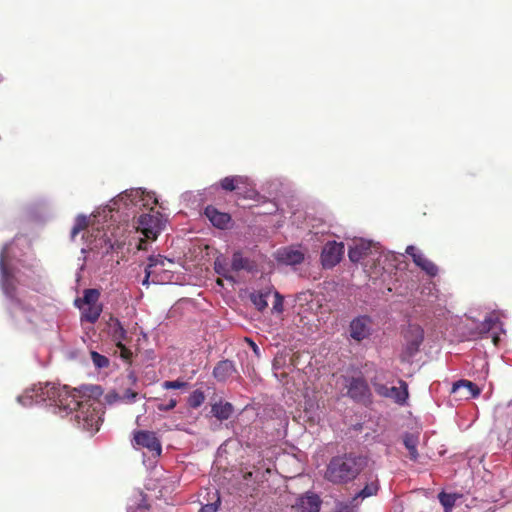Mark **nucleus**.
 <instances>
[{
	"label": "nucleus",
	"mask_w": 512,
	"mask_h": 512,
	"mask_svg": "<svg viewBox=\"0 0 512 512\" xmlns=\"http://www.w3.org/2000/svg\"><path fill=\"white\" fill-rule=\"evenodd\" d=\"M156 204L158 200L154 192L142 188L127 189L105 207L98 209L92 215V219L78 215L71 231V238L74 239L78 233L85 230L82 238L86 239L87 246L81 248V253L97 250L103 255L108 254L125 244V228L121 225L114 227V223L118 220L127 222L130 218L134 219L143 208L153 211Z\"/></svg>",
	"instance_id": "f257e3e1"
},
{
	"label": "nucleus",
	"mask_w": 512,
	"mask_h": 512,
	"mask_svg": "<svg viewBox=\"0 0 512 512\" xmlns=\"http://www.w3.org/2000/svg\"><path fill=\"white\" fill-rule=\"evenodd\" d=\"M101 394L102 389L98 385L70 390L66 385L46 382L27 388L17 397V401L23 406L47 402L53 412L61 417L75 412L78 427L93 434L103 421L104 404L98 399Z\"/></svg>",
	"instance_id": "f03ea898"
},
{
	"label": "nucleus",
	"mask_w": 512,
	"mask_h": 512,
	"mask_svg": "<svg viewBox=\"0 0 512 512\" xmlns=\"http://www.w3.org/2000/svg\"><path fill=\"white\" fill-rule=\"evenodd\" d=\"M26 243L25 239L16 238L4 245L0 252V282L8 304L7 309L14 326L19 329H29L37 318L36 311L23 303L20 290L16 284L33 285L35 271L32 266L26 267L18 257L17 250Z\"/></svg>",
	"instance_id": "7ed1b4c3"
},
{
	"label": "nucleus",
	"mask_w": 512,
	"mask_h": 512,
	"mask_svg": "<svg viewBox=\"0 0 512 512\" xmlns=\"http://www.w3.org/2000/svg\"><path fill=\"white\" fill-rule=\"evenodd\" d=\"M368 464L367 457L356 453H345L330 459L324 478L336 485L355 480Z\"/></svg>",
	"instance_id": "20e7f679"
},
{
	"label": "nucleus",
	"mask_w": 512,
	"mask_h": 512,
	"mask_svg": "<svg viewBox=\"0 0 512 512\" xmlns=\"http://www.w3.org/2000/svg\"><path fill=\"white\" fill-rule=\"evenodd\" d=\"M348 257L354 263L370 258L372 261H376L377 265L383 269H386V262L396 258L392 252H385L379 243L362 238L354 239L349 244Z\"/></svg>",
	"instance_id": "39448f33"
},
{
	"label": "nucleus",
	"mask_w": 512,
	"mask_h": 512,
	"mask_svg": "<svg viewBox=\"0 0 512 512\" xmlns=\"http://www.w3.org/2000/svg\"><path fill=\"white\" fill-rule=\"evenodd\" d=\"M100 292L97 289H85L83 296L77 298L74 302L75 306L81 312V322H89L94 324L98 321L102 311L103 305L99 302Z\"/></svg>",
	"instance_id": "423d86ee"
},
{
	"label": "nucleus",
	"mask_w": 512,
	"mask_h": 512,
	"mask_svg": "<svg viewBox=\"0 0 512 512\" xmlns=\"http://www.w3.org/2000/svg\"><path fill=\"white\" fill-rule=\"evenodd\" d=\"M174 264L172 259L162 255H152L148 258L146 268L153 273V284H165L172 281L173 273L170 267Z\"/></svg>",
	"instance_id": "0eeeda50"
},
{
	"label": "nucleus",
	"mask_w": 512,
	"mask_h": 512,
	"mask_svg": "<svg viewBox=\"0 0 512 512\" xmlns=\"http://www.w3.org/2000/svg\"><path fill=\"white\" fill-rule=\"evenodd\" d=\"M165 225V220L161 213L155 214L143 213L141 214L134 227L141 231L147 238L156 239L161 233Z\"/></svg>",
	"instance_id": "6e6552de"
},
{
	"label": "nucleus",
	"mask_w": 512,
	"mask_h": 512,
	"mask_svg": "<svg viewBox=\"0 0 512 512\" xmlns=\"http://www.w3.org/2000/svg\"><path fill=\"white\" fill-rule=\"evenodd\" d=\"M372 385L379 396L388 398L399 405L406 404L409 394L408 385L405 381L399 380V387H397L380 383L377 378H375L372 380Z\"/></svg>",
	"instance_id": "1a4fd4ad"
},
{
	"label": "nucleus",
	"mask_w": 512,
	"mask_h": 512,
	"mask_svg": "<svg viewBox=\"0 0 512 512\" xmlns=\"http://www.w3.org/2000/svg\"><path fill=\"white\" fill-rule=\"evenodd\" d=\"M374 331V324L371 317L361 315L354 318L349 325V335L356 342L368 339Z\"/></svg>",
	"instance_id": "9d476101"
},
{
	"label": "nucleus",
	"mask_w": 512,
	"mask_h": 512,
	"mask_svg": "<svg viewBox=\"0 0 512 512\" xmlns=\"http://www.w3.org/2000/svg\"><path fill=\"white\" fill-rule=\"evenodd\" d=\"M344 254V244L342 242L328 241L322 248L321 264L325 269H331L336 266Z\"/></svg>",
	"instance_id": "9b49d317"
},
{
	"label": "nucleus",
	"mask_w": 512,
	"mask_h": 512,
	"mask_svg": "<svg viewBox=\"0 0 512 512\" xmlns=\"http://www.w3.org/2000/svg\"><path fill=\"white\" fill-rule=\"evenodd\" d=\"M347 395L356 402H366L370 397V389L362 377L345 378Z\"/></svg>",
	"instance_id": "f8f14e48"
},
{
	"label": "nucleus",
	"mask_w": 512,
	"mask_h": 512,
	"mask_svg": "<svg viewBox=\"0 0 512 512\" xmlns=\"http://www.w3.org/2000/svg\"><path fill=\"white\" fill-rule=\"evenodd\" d=\"M406 254L412 257L416 266L421 268L430 277H435L438 274V267L429 260L422 251L413 245L407 246Z\"/></svg>",
	"instance_id": "ddd939ff"
},
{
	"label": "nucleus",
	"mask_w": 512,
	"mask_h": 512,
	"mask_svg": "<svg viewBox=\"0 0 512 512\" xmlns=\"http://www.w3.org/2000/svg\"><path fill=\"white\" fill-rule=\"evenodd\" d=\"M276 260L287 266H295L304 261L305 253L299 247L289 246L283 247L276 251Z\"/></svg>",
	"instance_id": "4468645a"
},
{
	"label": "nucleus",
	"mask_w": 512,
	"mask_h": 512,
	"mask_svg": "<svg viewBox=\"0 0 512 512\" xmlns=\"http://www.w3.org/2000/svg\"><path fill=\"white\" fill-rule=\"evenodd\" d=\"M135 445L147 448L154 456H160L162 448L161 443L154 432L138 431L134 435Z\"/></svg>",
	"instance_id": "2eb2a0df"
},
{
	"label": "nucleus",
	"mask_w": 512,
	"mask_h": 512,
	"mask_svg": "<svg viewBox=\"0 0 512 512\" xmlns=\"http://www.w3.org/2000/svg\"><path fill=\"white\" fill-rule=\"evenodd\" d=\"M379 488V479L376 474H364V487L354 495V501L358 500L361 503L364 499L376 495Z\"/></svg>",
	"instance_id": "dca6fc26"
},
{
	"label": "nucleus",
	"mask_w": 512,
	"mask_h": 512,
	"mask_svg": "<svg viewBox=\"0 0 512 512\" xmlns=\"http://www.w3.org/2000/svg\"><path fill=\"white\" fill-rule=\"evenodd\" d=\"M322 500L313 493L307 492L300 496L296 501V507L302 512H319Z\"/></svg>",
	"instance_id": "f3484780"
},
{
	"label": "nucleus",
	"mask_w": 512,
	"mask_h": 512,
	"mask_svg": "<svg viewBox=\"0 0 512 512\" xmlns=\"http://www.w3.org/2000/svg\"><path fill=\"white\" fill-rule=\"evenodd\" d=\"M452 393L460 394L461 398H474L480 394V389L471 381L459 380L452 386Z\"/></svg>",
	"instance_id": "a211bd4d"
},
{
	"label": "nucleus",
	"mask_w": 512,
	"mask_h": 512,
	"mask_svg": "<svg viewBox=\"0 0 512 512\" xmlns=\"http://www.w3.org/2000/svg\"><path fill=\"white\" fill-rule=\"evenodd\" d=\"M205 216L209 219L213 226L220 229L226 228L230 221L229 214L220 212L213 206H207L205 208Z\"/></svg>",
	"instance_id": "6ab92c4d"
},
{
	"label": "nucleus",
	"mask_w": 512,
	"mask_h": 512,
	"mask_svg": "<svg viewBox=\"0 0 512 512\" xmlns=\"http://www.w3.org/2000/svg\"><path fill=\"white\" fill-rule=\"evenodd\" d=\"M236 372L234 363L225 359L220 361L213 369V376L219 382H224Z\"/></svg>",
	"instance_id": "aec40b11"
},
{
	"label": "nucleus",
	"mask_w": 512,
	"mask_h": 512,
	"mask_svg": "<svg viewBox=\"0 0 512 512\" xmlns=\"http://www.w3.org/2000/svg\"><path fill=\"white\" fill-rule=\"evenodd\" d=\"M108 332L116 344L124 343L128 339L127 330L117 318H110Z\"/></svg>",
	"instance_id": "412c9836"
},
{
	"label": "nucleus",
	"mask_w": 512,
	"mask_h": 512,
	"mask_svg": "<svg viewBox=\"0 0 512 512\" xmlns=\"http://www.w3.org/2000/svg\"><path fill=\"white\" fill-rule=\"evenodd\" d=\"M234 412V407L230 402L218 401L212 404L211 413L220 421L229 419Z\"/></svg>",
	"instance_id": "4be33fe9"
},
{
	"label": "nucleus",
	"mask_w": 512,
	"mask_h": 512,
	"mask_svg": "<svg viewBox=\"0 0 512 512\" xmlns=\"http://www.w3.org/2000/svg\"><path fill=\"white\" fill-rule=\"evenodd\" d=\"M215 272L224 277L225 279L234 282V277L231 275V265L228 264L227 260L223 256H218L214 261Z\"/></svg>",
	"instance_id": "5701e85b"
},
{
	"label": "nucleus",
	"mask_w": 512,
	"mask_h": 512,
	"mask_svg": "<svg viewBox=\"0 0 512 512\" xmlns=\"http://www.w3.org/2000/svg\"><path fill=\"white\" fill-rule=\"evenodd\" d=\"M403 443L405 448L409 452V457L411 460L416 461L418 459V451H417V445L419 443V438L417 435H414L412 433H406L403 437Z\"/></svg>",
	"instance_id": "b1692460"
},
{
	"label": "nucleus",
	"mask_w": 512,
	"mask_h": 512,
	"mask_svg": "<svg viewBox=\"0 0 512 512\" xmlns=\"http://www.w3.org/2000/svg\"><path fill=\"white\" fill-rule=\"evenodd\" d=\"M147 509L146 496L142 492H138L133 499H130L127 506V512H146Z\"/></svg>",
	"instance_id": "393cba45"
},
{
	"label": "nucleus",
	"mask_w": 512,
	"mask_h": 512,
	"mask_svg": "<svg viewBox=\"0 0 512 512\" xmlns=\"http://www.w3.org/2000/svg\"><path fill=\"white\" fill-rule=\"evenodd\" d=\"M360 502L354 501V496L347 501H337L333 512H358Z\"/></svg>",
	"instance_id": "a878e982"
},
{
	"label": "nucleus",
	"mask_w": 512,
	"mask_h": 512,
	"mask_svg": "<svg viewBox=\"0 0 512 512\" xmlns=\"http://www.w3.org/2000/svg\"><path fill=\"white\" fill-rule=\"evenodd\" d=\"M458 496L456 494L441 492L438 495L439 502L443 506L444 512H451Z\"/></svg>",
	"instance_id": "bb28decb"
},
{
	"label": "nucleus",
	"mask_w": 512,
	"mask_h": 512,
	"mask_svg": "<svg viewBox=\"0 0 512 512\" xmlns=\"http://www.w3.org/2000/svg\"><path fill=\"white\" fill-rule=\"evenodd\" d=\"M249 260L243 257L241 252H235L232 256L231 269L233 271H240L244 269H248Z\"/></svg>",
	"instance_id": "cd10ccee"
},
{
	"label": "nucleus",
	"mask_w": 512,
	"mask_h": 512,
	"mask_svg": "<svg viewBox=\"0 0 512 512\" xmlns=\"http://www.w3.org/2000/svg\"><path fill=\"white\" fill-rule=\"evenodd\" d=\"M270 292H258L251 295V301L259 311H263L268 306L267 297Z\"/></svg>",
	"instance_id": "c85d7f7f"
},
{
	"label": "nucleus",
	"mask_w": 512,
	"mask_h": 512,
	"mask_svg": "<svg viewBox=\"0 0 512 512\" xmlns=\"http://www.w3.org/2000/svg\"><path fill=\"white\" fill-rule=\"evenodd\" d=\"M91 360L94 366L98 369L106 368L109 366L110 363L109 359L106 356L101 355L96 351L91 352Z\"/></svg>",
	"instance_id": "c756f323"
},
{
	"label": "nucleus",
	"mask_w": 512,
	"mask_h": 512,
	"mask_svg": "<svg viewBox=\"0 0 512 512\" xmlns=\"http://www.w3.org/2000/svg\"><path fill=\"white\" fill-rule=\"evenodd\" d=\"M205 401L204 393L200 390H195L188 399V404L192 408L200 407Z\"/></svg>",
	"instance_id": "7c9ffc66"
},
{
	"label": "nucleus",
	"mask_w": 512,
	"mask_h": 512,
	"mask_svg": "<svg viewBox=\"0 0 512 512\" xmlns=\"http://www.w3.org/2000/svg\"><path fill=\"white\" fill-rule=\"evenodd\" d=\"M234 181L236 182L237 189L243 186L254 191V182L248 176L236 175L234 176Z\"/></svg>",
	"instance_id": "2f4dec72"
},
{
	"label": "nucleus",
	"mask_w": 512,
	"mask_h": 512,
	"mask_svg": "<svg viewBox=\"0 0 512 512\" xmlns=\"http://www.w3.org/2000/svg\"><path fill=\"white\" fill-rule=\"evenodd\" d=\"M137 397H138L137 392H135L131 389H126L121 394L122 404H132L136 401Z\"/></svg>",
	"instance_id": "473e14b6"
},
{
	"label": "nucleus",
	"mask_w": 512,
	"mask_h": 512,
	"mask_svg": "<svg viewBox=\"0 0 512 512\" xmlns=\"http://www.w3.org/2000/svg\"><path fill=\"white\" fill-rule=\"evenodd\" d=\"M221 188L225 191H234L237 189L234 176H227L220 181Z\"/></svg>",
	"instance_id": "72a5a7b5"
},
{
	"label": "nucleus",
	"mask_w": 512,
	"mask_h": 512,
	"mask_svg": "<svg viewBox=\"0 0 512 512\" xmlns=\"http://www.w3.org/2000/svg\"><path fill=\"white\" fill-rule=\"evenodd\" d=\"M104 399L108 405L122 404L121 394L116 391L107 393Z\"/></svg>",
	"instance_id": "f704fd0d"
},
{
	"label": "nucleus",
	"mask_w": 512,
	"mask_h": 512,
	"mask_svg": "<svg viewBox=\"0 0 512 512\" xmlns=\"http://www.w3.org/2000/svg\"><path fill=\"white\" fill-rule=\"evenodd\" d=\"M414 331H415V339L411 342L410 345H411V349H413L414 351H417L420 344L423 341V331L419 327H416L414 329Z\"/></svg>",
	"instance_id": "c9c22d12"
},
{
	"label": "nucleus",
	"mask_w": 512,
	"mask_h": 512,
	"mask_svg": "<svg viewBox=\"0 0 512 512\" xmlns=\"http://www.w3.org/2000/svg\"><path fill=\"white\" fill-rule=\"evenodd\" d=\"M187 386L186 382L175 380V381H164L162 383V387L166 390L168 389H181Z\"/></svg>",
	"instance_id": "e433bc0d"
},
{
	"label": "nucleus",
	"mask_w": 512,
	"mask_h": 512,
	"mask_svg": "<svg viewBox=\"0 0 512 512\" xmlns=\"http://www.w3.org/2000/svg\"><path fill=\"white\" fill-rule=\"evenodd\" d=\"M274 297L275 301L272 310L281 313L283 311V297L277 291L274 292Z\"/></svg>",
	"instance_id": "4c0bfd02"
},
{
	"label": "nucleus",
	"mask_w": 512,
	"mask_h": 512,
	"mask_svg": "<svg viewBox=\"0 0 512 512\" xmlns=\"http://www.w3.org/2000/svg\"><path fill=\"white\" fill-rule=\"evenodd\" d=\"M219 508V498L216 502L202 505L199 512H217Z\"/></svg>",
	"instance_id": "58836bf2"
},
{
	"label": "nucleus",
	"mask_w": 512,
	"mask_h": 512,
	"mask_svg": "<svg viewBox=\"0 0 512 512\" xmlns=\"http://www.w3.org/2000/svg\"><path fill=\"white\" fill-rule=\"evenodd\" d=\"M118 349L120 350V356L124 360H129L132 356V352L124 345V343L116 344Z\"/></svg>",
	"instance_id": "ea45409f"
},
{
	"label": "nucleus",
	"mask_w": 512,
	"mask_h": 512,
	"mask_svg": "<svg viewBox=\"0 0 512 512\" xmlns=\"http://www.w3.org/2000/svg\"><path fill=\"white\" fill-rule=\"evenodd\" d=\"M177 405V400L176 399H170L168 403L166 404H159L157 406L158 410L159 411H169V410H172L176 407Z\"/></svg>",
	"instance_id": "a19ab883"
},
{
	"label": "nucleus",
	"mask_w": 512,
	"mask_h": 512,
	"mask_svg": "<svg viewBox=\"0 0 512 512\" xmlns=\"http://www.w3.org/2000/svg\"><path fill=\"white\" fill-rule=\"evenodd\" d=\"M153 273L154 272H151L150 270H148L147 268H145V276L142 280V285L144 286H148L150 283H153Z\"/></svg>",
	"instance_id": "79ce46f5"
},
{
	"label": "nucleus",
	"mask_w": 512,
	"mask_h": 512,
	"mask_svg": "<svg viewBox=\"0 0 512 512\" xmlns=\"http://www.w3.org/2000/svg\"><path fill=\"white\" fill-rule=\"evenodd\" d=\"M245 340L250 346V348L253 350L255 356L259 358L261 356V352L258 345L250 338H246Z\"/></svg>",
	"instance_id": "37998d69"
},
{
	"label": "nucleus",
	"mask_w": 512,
	"mask_h": 512,
	"mask_svg": "<svg viewBox=\"0 0 512 512\" xmlns=\"http://www.w3.org/2000/svg\"><path fill=\"white\" fill-rule=\"evenodd\" d=\"M279 368H280V361H279V359H278V358H276V359L274 360V363H273L274 375H275L276 377H278L277 370H278Z\"/></svg>",
	"instance_id": "c03bdc74"
},
{
	"label": "nucleus",
	"mask_w": 512,
	"mask_h": 512,
	"mask_svg": "<svg viewBox=\"0 0 512 512\" xmlns=\"http://www.w3.org/2000/svg\"><path fill=\"white\" fill-rule=\"evenodd\" d=\"M485 322L488 324V328H490V327H491V324H492V322H493V319H492V318H487V319L485 320Z\"/></svg>",
	"instance_id": "a18cd8bd"
},
{
	"label": "nucleus",
	"mask_w": 512,
	"mask_h": 512,
	"mask_svg": "<svg viewBox=\"0 0 512 512\" xmlns=\"http://www.w3.org/2000/svg\"><path fill=\"white\" fill-rule=\"evenodd\" d=\"M271 205H272V207H273V210H275V209H276L275 204H273V203H272Z\"/></svg>",
	"instance_id": "49530a36"
},
{
	"label": "nucleus",
	"mask_w": 512,
	"mask_h": 512,
	"mask_svg": "<svg viewBox=\"0 0 512 512\" xmlns=\"http://www.w3.org/2000/svg\"><path fill=\"white\" fill-rule=\"evenodd\" d=\"M510 406H512V401L510 402Z\"/></svg>",
	"instance_id": "de8ad7c7"
}]
</instances>
